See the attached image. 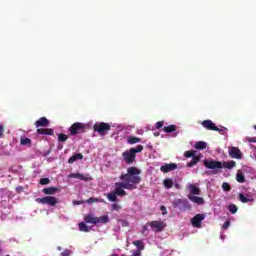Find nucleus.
<instances>
[{"label":"nucleus","instance_id":"1","mask_svg":"<svg viewBox=\"0 0 256 256\" xmlns=\"http://www.w3.org/2000/svg\"><path fill=\"white\" fill-rule=\"evenodd\" d=\"M141 170L135 166L129 167L126 174H121L119 179L125 185H131L133 190L137 189V185L141 183Z\"/></svg>","mask_w":256,"mask_h":256},{"label":"nucleus","instance_id":"2","mask_svg":"<svg viewBox=\"0 0 256 256\" xmlns=\"http://www.w3.org/2000/svg\"><path fill=\"white\" fill-rule=\"evenodd\" d=\"M114 186L115 190L107 194V199L108 201H111V203H115L117 201V197H127V191H125V189L133 191L135 188L134 186L123 182H116Z\"/></svg>","mask_w":256,"mask_h":256},{"label":"nucleus","instance_id":"3","mask_svg":"<svg viewBox=\"0 0 256 256\" xmlns=\"http://www.w3.org/2000/svg\"><path fill=\"white\" fill-rule=\"evenodd\" d=\"M204 167H206V169H212V171H217V169H233V167H237V162L233 160L229 162L204 160Z\"/></svg>","mask_w":256,"mask_h":256},{"label":"nucleus","instance_id":"4","mask_svg":"<svg viewBox=\"0 0 256 256\" xmlns=\"http://www.w3.org/2000/svg\"><path fill=\"white\" fill-rule=\"evenodd\" d=\"M141 151H143V145H138L136 146V148H130L129 150H126L125 152H123L122 156L125 163H127V165H131V163H135V159L137 158L135 154L141 153Z\"/></svg>","mask_w":256,"mask_h":256},{"label":"nucleus","instance_id":"5","mask_svg":"<svg viewBox=\"0 0 256 256\" xmlns=\"http://www.w3.org/2000/svg\"><path fill=\"white\" fill-rule=\"evenodd\" d=\"M87 124L81 122L73 123L69 128V133L72 136L79 135L81 133H85L87 131Z\"/></svg>","mask_w":256,"mask_h":256},{"label":"nucleus","instance_id":"6","mask_svg":"<svg viewBox=\"0 0 256 256\" xmlns=\"http://www.w3.org/2000/svg\"><path fill=\"white\" fill-rule=\"evenodd\" d=\"M36 203L40 205H49L50 207H55L59 203V199L55 196H45L42 198H36Z\"/></svg>","mask_w":256,"mask_h":256},{"label":"nucleus","instance_id":"7","mask_svg":"<svg viewBox=\"0 0 256 256\" xmlns=\"http://www.w3.org/2000/svg\"><path fill=\"white\" fill-rule=\"evenodd\" d=\"M93 129L99 135H107V131H111V125L105 122H97L94 124Z\"/></svg>","mask_w":256,"mask_h":256},{"label":"nucleus","instance_id":"8","mask_svg":"<svg viewBox=\"0 0 256 256\" xmlns=\"http://www.w3.org/2000/svg\"><path fill=\"white\" fill-rule=\"evenodd\" d=\"M147 225L151 227V229H154L157 233H161V231H164L165 227H167L163 221H150L147 222Z\"/></svg>","mask_w":256,"mask_h":256},{"label":"nucleus","instance_id":"9","mask_svg":"<svg viewBox=\"0 0 256 256\" xmlns=\"http://www.w3.org/2000/svg\"><path fill=\"white\" fill-rule=\"evenodd\" d=\"M228 154L232 159H243V152H241L238 147H230L228 150Z\"/></svg>","mask_w":256,"mask_h":256},{"label":"nucleus","instance_id":"10","mask_svg":"<svg viewBox=\"0 0 256 256\" xmlns=\"http://www.w3.org/2000/svg\"><path fill=\"white\" fill-rule=\"evenodd\" d=\"M205 221V214H196L192 219L191 223L193 227H201V222Z\"/></svg>","mask_w":256,"mask_h":256},{"label":"nucleus","instance_id":"11","mask_svg":"<svg viewBox=\"0 0 256 256\" xmlns=\"http://www.w3.org/2000/svg\"><path fill=\"white\" fill-rule=\"evenodd\" d=\"M201 125L208 131H219V127H217L211 120H204Z\"/></svg>","mask_w":256,"mask_h":256},{"label":"nucleus","instance_id":"12","mask_svg":"<svg viewBox=\"0 0 256 256\" xmlns=\"http://www.w3.org/2000/svg\"><path fill=\"white\" fill-rule=\"evenodd\" d=\"M68 177L69 179H79L80 181H91L89 174L72 173Z\"/></svg>","mask_w":256,"mask_h":256},{"label":"nucleus","instance_id":"13","mask_svg":"<svg viewBox=\"0 0 256 256\" xmlns=\"http://www.w3.org/2000/svg\"><path fill=\"white\" fill-rule=\"evenodd\" d=\"M175 169H177L176 163L165 164L160 167V171H162V173H170V171H175Z\"/></svg>","mask_w":256,"mask_h":256},{"label":"nucleus","instance_id":"14","mask_svg":"<svg viewBox=\"0 0 256 256\" xmlns=\"http://www.w3.org/2000/svg\"><path fill=\"white\" fill-rule=\"evenodd\" d=\"M189 201H192V203H196V205H205V199L199 196H193L191 194H188Z\"/></svg>","mask_w":256,"mask_h":256},{"label":"nucleus","instance_id":"15","mask_svg":"<svg viewBox=\"0 0 256 256\" xmlns=\"http://www.w3.org/2000/svg\"><path fill=\"white\" fill-rule=\"evenodd\" d=\"M181 205H184L185 207H188V209H191V204H189V201L187 199H176L173 202L174 207H181Z\"/></svg>","mask_w":256,"mask_h":256},{"label":"nucleus","instance_id":"16","mask_svg":"<svg viewBox=\"0 0 256 256\" xmlns=\"http://www.w3.org/2000/svg\"><path fill=\"white\" fill-rule=\"evenodd\" d=\"M36 127H49V120L46 117H41L35 122Z\"/></svg>","mask_w":256,"mask_h":256},{"label":"nucleus","instance_id":"17","mask_svg":"<svg viewBox=\"0 0 256 256\" xmlns=\"http://www.w3.org/2000/svg\"><path fill=\"white\" fill-rule=\"evenodd\" d=\"M188 189L190 191V195H201V188L196 187L195 184L188 185Z\"/></svg>","mask_w":256,"mask_h":256},{"label":"nucleus","instance_id":"18","mask_svg":"<svg viewBox=\"0 0 256 256\" xmlns=\"http://www.w3.org/2000/svg\"><path fill=\"white\" fill-rule=\"evenodd\" d=\"M107 223H109V216L96 217V225H107Z\"/></svg>","mask_w":256,"mask_h":256},{"label":"nucleus","instance_id":"19","mask_svg":"<svg viewBox=\"0 0 256 256\" xmlns=\"http://www.w3.org/2000/svg\"><path fill=\"white\" fill-rule=\"evenodd\" d=\"M97 217H95L93 214H87L84 217L85 223H90L91 225H96Z\"/></svg>","mask_w":256,"mask_h":256},{"label":"nucleus","instance_id":"20","mask_svg":"<svg viewBox=\"0 0 256 256\" xmlns=\"http://www.w3.org/2000/svg\"><path fill=\"white\" fill-rule=\"evenodd\" d=\"M57 191H59V188L57 187H48V188H44L42 190V193H44V195H55Z\"/></svg>","mask_w":256,"mask_h":256},{"label":"nucleus","instance_id":"21","mask_svg":"<svg viewBox=\"0 0 256 256\" xmlns=\"http://www.w3.org/2000/svg\"><path fill=\"white\" fill-rule=\"evenodd\" d=\"M81 159H83V155L81 153H76L68 159V163L71 165L75 163V161H81Z\"/></svg>","mask_w":256,"mask_h":256},{"label":"nucleus","instance_id":"22","mask_svg":"<svg viewBox=\"0 0 256 256\" xmlns=\"http://www.w3.org/2000/svg\"><path fill=\"white\" fill-rule=\"evenodd\" d=\"M201 161V155H195L190 162L186 164L187 167H195Z\"/></svg>","mask_w":256,"mask_h":256},{"label":"nucleus","instance_id":"23","mask_svg":"<svg viewBox=\"0 0 256 256\" xmlns=\"http://www.w3.org/2000/svg\"><path fill=\"white\" fill-rule=\"evenodd\" d=\"M37 133L39 135H53V129H51V128H38Z\"/></svg>","mask_w":256,"mask_h":256},{"label":"nucleus","instance_id":"24","mask_svg":"<svg viewBox=\"0 0 256 256\" xmlns=\"http://www.w3.org/2000/svg\"><path fill=\"white\" fill-rule=\"evenodd\" d=\"M162 130L164 131V133H175V131H177V125L171 124L162 128Z\"/></svg>","mask_w":256,"mask_h":256},{"label":"nucleus","instance_id":"25","mask_svg":"<svg viewBox=\"0 0 256 256\" xmlns=\"http://www.w3.org/2000/svg\"><path fill=\"white\" fill-rule=\"evenodd\" d=\"M79 231H82L83 233H89L91 231V228L85 224V222H80L78 224Z\"/></svg>","mask_w":256,"mask_h":256},{"label":"nucleus","instance_id":"26","mask_svg":"<svg viewBox=\"0 0 256 256\" xmlns=\"http://www.w3.org/2000/svg\"><path fill=\"white\" fill-rule=\"evenodd\" d=\"M195 149H199L200 151H203V149H207V142L204 141H198L194 145Z\"/></svg>","mask_w":256,"mask_h":256},{"label":"nucleus","instance_id":"27","mask_svg":"<svg viewBox=\"0 0 256 256\" xmlns=\"http://www.w3.org/2000/svg\"><path fill=\"white\" fill-rule=\"evenodd\" d=\"M163 185H164L165 189H171L174 185L173 179H171V178L164 179L163 180Z\"/></svg>","mask_w":256,"mask_h":256},{"label":"nucleus","instance_id":"28","mask_svg":"<svg viewBox=\"0 0 256 256\" xmlns=\"http://www.w3.org/2000/svg\"><path fill=\"white\" fill-rule=\"evenodd\" d=\"M132 245H135V247H137V249H139L138 251H143L145 249V244H143V241H141V240H136V241L132 242Z\"/></svg>","mask_w":256,"mask_h":256},{"label":"nucleus","instance_id":"29","mask_svg":"<svg viewBox=\"0 0 256 256\" xmlns=\"http://www.w3.org/2000/svg\"><path fill=\"white\" fill-rule=\"evenodd\" d=\"M127 143H129V145H135V143H141V138L130 136L127 140Z\"/></svg>","mask_w":256,"mask_h":256},{"label":"nucleus","instance_id":"30","mask_svg":"<svg viewBox=\"0 0 256 256\" xmlns=\"http://www.w3.org/2000/svg\"><path fill=\"white\" fill-rule=\"evenodd\" d=\"M238 199H239V201H241V203H251V201H253V199L247 198V197H245V195H243L241 193L238 195Z\"/></svg>","mask_w":256,"mask_h":256},{"label":"nucleus","instance_id":"31","mask_svg":"<svg viewBox=\"0 0 256 256\" xmlns=\"http://www.w3.org/2000/svg\"><path fill=\"white\" fill-rule=\"evenodd\" d=\"M236 181L238 183H245V175L243 173H241V172H238L236 174Z\"/></svg>","mask_w":256,"mask_h":256},{"label":"nucleus","instance_id":"32","mask_svg":"<svg viewBox=\"0 0 256 256\" xmlns=\"http://www.w3.org/2000/svg\"><path fill=\"white\" fill-rule=\"evenodd\" d=\"M228 211H230V213H231L232 215H235V213H237V211H239V208H238L237 205H235V204H230V205L228 206Z\"/></svg>","mask_w":256,"mask_h":256},{"label":"nucleus","instance_id":"33","mask_svg":"<svg viewBox=\"0 0 256 256\" xmlns=\"http://www.w3.org/2000/svg\"><path fill=\"white\" fill-rule=\"evenodd\" d=\"M67 139H69V136H67L66 134H63V133L58 134V141L60 143H65Z\"/></svg>","mask_w":256,"mask_h":256},{"label":"nucleus","instance_id":"34","mask_svg":"<svg viewBox=\"0 0 256 256\" xmlns=\"http://www.w3.org/2000/svg\"><path fill=\"white\" fill-rule=\"evenodd\" d=\"M195 155H197V152L195 150L186 151L184 153V157H186L187 159H190V157L193 158Z\"/></svg>","mask_w":256,"mask_h":256},{"label":"nucleus","instance_id":"35","mask_svg":"<svg viewBox=\"0 0 256 256\" xmlns=\"http://www.w3.org/2000/svg\"><path fill=\"white\" fill-rule=\"evenodd\" d=\"M86 203H89V204H91V203H103V199L91 197L88 200H86Z\"/></svg>","mask_w":256,"mask_h":256},{"label":"nucleus","instance_id":"36","mask_svg":"<svg viewBox=\"0 0 256 256\" xmlns=\"http://www.w3.org/2000/svg\"><path fill=\"white\" fill-rule=\"evenodd\" d=\"M20 144L21 145H29V146H31V139H29V138H21L20 139Z\"/></svg>","mask_w":256,"mask_h":256},{"label":"nucleus","instance_id":"37","mask_svg":"<svg viewBox=\"0 0 256 256\" xmlns=\"http://www.w3.org/2000/svg\"><path fill=\"white\" fill-rule=\"evenodd\" d=\"M51 180L49 178H42L40 179V185H49Z\"/></svg>","mask_w":256,"mask_h":256},{"label":"nucleus","instance_id":"38","mask_svg":"<svg viewBox=\"0 0 256 256\" xmlns=\"http://www.w3.org/2000/svg\"><path fill=\"white\" fill-rule=\"evenodd\" d=\"M222 189H223V191H231V185L227 182H224L222 184Z\"/></svg>","mask_w":256,"mask_h":256},{"label":"nucleus","instance_id":"39","mask_svg":"<svg viewBox=\"0 0 256 256\" xmlns=\"http://www.w3.org/2000/svg\"><path fill=\"white\" fill-rule=\"evenodd\" d=\"M121 210V205L117 203L112 204V211H120Z\"/></svg>","mask_w":256,"mask_h":256},{"label":"nucleus","instance_id":"40","mask_svg":"<svg viewBox=\"0 0 256 256\" xmlns=\"http://www.w3.org/2000/svg\"><path fill=\"white\" fill-rule=\"evenodd\" d=\"M163 125H165V122L164 121H158L156 124H155V127L157 129H162Z\"/></svg>","mask_w":256,"mask_h":256},{"label":"nucleus","instance_id":"41","mask_svg":"<svg viewBox=\"0 0 256 256\" xmlns=\"http://www.w3.org/2000/svg\"><path fill=\"white\" fill-rule=\"evenodd\" d=\"M147 231H149V225H144V226H142V231H141V233H142V235H145V233H147Z\"/></svg>","mask_w":256,"mask_h":256},{"label":"nucleus","instance_id":"42","mask_svg":"<svg viewBox=\"0 0 256 256\" xmlns=\"http://www.w3.org/2000/svg\"><path fill=\"white\" fill-rule=\"evenodd\" d=\"M61 256H71V250L65 249L62 253Z\"/></svg>","mask_w":256,"mask_h":256},{"label":"nucleus","instance_id":"43","mask_svg":"<svg viewBox=\"0 0 256 256\" xmlns=\"http://www.w3.org/2000/svg\"><path fill=\"white\" fill-rule=\"evenodd\" d=\"M3 133H5V127H3V124H0V139H3Z\"/></svg>","mask_w":256,"mask_h":256},{"label":"nucleus","instance_id":"44","mask_svg":"<svg viewBox=\"0 0 256 256\" xmlns=\"http://www.w3.org/2000/svg\"><path fill=\"white\" fill-rule=\"evenodd\" d=\"M214 131H218V133H220V135H224L225 131H227V128L221 127V128H218V130H214Z\"/></svg>","mask_w":256,"mask_h":256},{"label":"nucleus","instance_id":"45","mask_svg":"<svg viewBox=\"0 0 256 256\" xmlns=\"http://www.w3.org/2000/svg\"><path fill=\"white\" fill-rule=\"evenodd\" d=\"M246 141H248V143H256V137H247Z\"/></svg>","mask_w":256,"mask_h":256},{"label":"nucleus","instance_id":"46","mask_svg":"<svg viewBox=\"0 0 256 256\" xmlns=\"http://www.w3.org/2000/svg\"><path fill=\"white\" fill-rule=\"evenodd\" d=\"M229 225H231L229 221L224 222V224L222 225V229H229Z\"/></svg>","mask_w":256,"mask_h":256},{"label":"nucleus","instance_id":"47","mask_svg":"<svg viewBox=\"0 0 256 256\" xmlns=\"http://www.w3.org/2000/svg\"><path fill=\"white\" fill-rule=\"evenodd\" d=\"M160 210L162 211V215H166L167 214V208L165 206H161Z\"/></svg>","mask_w":256,"mask_h":256},{"label":"nucleus","instance_id":"48","mask_svg":"<svg viewBox=\"0 0 256 256\" xmlns=\"http://www.w3.org/2000/svg\"><path fill=\"white\" fill-rule=\"evenodd\" d=\"M160 133L159 132H155L154 133V137H159Z\"/></svg>","mask_w":256,"mask_h":256},{"label":"nucleus","instance_id":"49","mask_svg":"<svg viewBox=\"0 0 256 256\" xmlns=\"http://www.w3.org/2000/svg\"><path fill=\"white\" fill-rule=\"evenodd\" d=\"M174 187H176V189H179V184H174Z\"/></svg>","mask_w":256,"mask_h":256},{"label":"nucleus","instance_id":"50","mask_svg":"<svg viewBox=\"0 0 256 256\" xmlns=\"http://www.w3.org/2000/svg\"><path fill=\"white\" fill-rule=\"evenodd\" d=\"M19 189V191H23V188H18Z\"/></svg>","mask_w":256,"mask_h":256},{"label":"nucleus","instance_id":"51","mask_svg":"<svg viewBox=\"0 0 256 256\" xmlns=\"http://www.w3.org/2000/svg\"><path fill=\"white\" fill-rule=\"evenodd\" d=\"M19 189V191H23V188H18Z\"/></svg>","mask_w":256,"mask_h":256}]
</instances>
